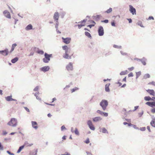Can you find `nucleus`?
Listing matches in <instances>:
<instances>
[{"label": "nucleus", "mask_w": 155, "mask_h": 155, "mask_svg": "<svg viewBox=\"0 0 155 155\" xmlns=\"http://www.w3.org/2000/svg\"><path fill=\"white\" fill-rule=\"evenodd\" d=\"M24 145L21 146L19 147L18 149H19L21 151L24 148Z\"/></svg>", "instance_id": "obj_49"}, {"label": "nucleus", "mask_w": 155, "mask_h": 155, "mask_svg": "<svg viewBox=\"0 0 155 155\" xmlns=\"http://www.w3.org/2000/svg\"><path fill=\"white\" fill-rule=\"evenodd\" d=\"M6 152L8 154H9L10 155H14V153H11L8 150H7L6 151Z\"/></svg>", "instance_id": "obj_55"}, {"label": "nucleus", "mask_w": 155, "mask_h": 155, "mask_svg": "<svg viewBox=\"0 0 155 155\" xmlns=\"http://www.w3.org/2000/svg\"><path fill=\"white\" fill-rule=\"evenodd\" d=\"M134 69V68L133 67H132L130 68H128V70L130 71H132Z\"/></svg>", "instance_id": "obj_61"}, {"label": "nucleus", "mask_w": 155, "mask_h": 155, "mask_svg": "<svg viewBox=\"0 0 155 155\" xmlns=\"http://www.w3.org/2000/svg\"><path fill=\"white\" fill-rule=\"evenodd\" d=\"M110 85V83L106 84L105 85V91L107 92H109L110 91L109 86Z\"/></svg>", "instance_id": "obj_18"}, {"label": "nucleus", "mask_w": 155, "mask_h": 155, "mask_svg": "<svg viewBox=\"0 0 155 155\" xmlns=\"http://www.w3.org/2000/svg\"><path fill=\"white\" fill-rule=\"evenodd\" d=\"M5 100L8 101H12V95L8 96L7 97H5Z\"/></svg>", "instance_id": "obj_21"}, {"label": "nucleus", "mask_w": 155, "mask_h": 155, "mask_svg": "<svg viewBox=\"0 0 155 155\" xmlns=\"http://www.w3.org/2000/svg\"><path fill=\"white\" fill-rule=\"evenodd\" d=\"M66 68L68 71H72L73 70V64L71 62H70L66 66Z\"/></svg>", "instance_id": "obj_9"}, {"label": "nucleus", "mask_w": 155, "mask_h": 155, "mask_svg": "<svg viewBox=\"0 0 155 155\" xmlns=\"http://www.w3.org/2000/svg\"><path fill=\"white\" fill-rule=\"evenodd\" d=\"M84 142L86 144H88L90 143L89 139V138H87V139L84 141Z\"/></svg>", "instance_id": "obj_43"}, {"label": "nucleus", "mask_w": 155, "mask_h": 155, "mask_svg": "<svg viewBox=\"0 0 155 155\" xmlns=\"http://www.w3.org/2000/svg\"><path fill=\"white\" fill-rule=\"evenodd\" d=\"M84 25H85L84 24H78V25H75V26H78V28L79 29H80L82 27L84 26Z\"/></svg>", "instance_id": "obj_34"}, {"label": "nucleus", "mask_w": 155, "mask_h": 155, "mask_svg": "<svg viewBox=\"0 0 155 155\" xmlns=\"http://www.w3.org/2000/svg\"><path fill=\"white\" fill-rule=\"evenodd\" d=\"M141 74V72L140 71L136 72V76H137L139 77Z\"/></svg>", "instance_id": "obj_46"}, {"label": "nucleus", "mask_w": 155, "mask_h": 155, "mask_svg": "<svg viewBox=\"0 0 155 155\" xmlns=\"http://www.w3.org/2000/svg\"><path fill=\"white\" fill-rule=\"evenodd\" d=\"M62 48L65 51V53L63 54V57H64V56H67L68 55V54L70 52V49L66 45L62 46Z\"/></svg>", "instance_id": "obj_4"}, {"label": "nucleus", "mask_w": 155, "mask_h": 155, "mask_svg": "<svg viewBox=\"0 0 155 155\" xmlns=\"http://www.w3.org/2000/svg\"><path fill=\"white\" fill-rule=\"evenodd\" d=\"M65 12H62L60 13V15L61 18H63L65 15Z\"/></svg>", "instance_id": "obj_32"}, {"label": "nucleus", "mask_w": 155, "mask_h": 155, "mask_svg": "<svg viewBox=\"0 0 155 155\" xmlns=\"http://www.w3.org/2000/svg\"><path fill=\"white\" fill-rule=\"evenodd\" d=\"M37 53L40 54H43L44 53V52L43 51L41 50H39L37 51Z\"/></svg>", "instance_id": "obj_36"}, {"label": "nucleus", "mask_w": 155, "mask_h": 155, "mask_svg": "<svg viewBox=\"0 0 155 155\" xmlns=\"http://www.w3.org/2000/svg\"><path fill=\"white\" fill-rule=\"evenodd\" d=\"M38 86H37L33 90L34 91H38Z\"/></svg>", "instance_id": "obj_57"}, {"label": "nucleus", "mask_w": 155, "mask_h": 155, "mask_svg": "<svg viewBox=\"0 0 155 155\" xmlns=\"http://www.w3.org/2000/svg\"><path fill=\"white\" fill-rule=\"evenodd\" d=\"M98 35L99 36H103L104 34L103 28L102 26H100L97 30Z\"/></svg>", "instance_id": "obj_5"}, {"label": "nucleus", "mask_w": 155, "mask_h": 155, "mask_svg": "<svg viewBox=\"0 0 155 155\" xmlns=\"http://www.w3.org/2000/svg\"><path fill=\"white\" fill-rule=\"evenodd\" d=\"M9 51L8 49L6 48L4 50L0 51V54L4 56H7L8 55Z\"/></svg>", "instance_id": "obj_7"}, {"label": "nucleus", "mask_w": 155, "mask_h": 155, "mask_svg": "<svg viewBox=\"0 0 155 155\" xmlns=\"http://www.w3.org/2000/svg\"><path fill=\"white\" fill-rule=\"evenodd\" d=\"M61 131H63L64 130H66L67 129L64 125H63L61 127Z\"/></svg>", "instance_id": "obj_45"}, {"label": "nucleus", "mask_w": 155, "mask_h": 155, "mask_svg": "<svg viewBox=\"0 0 155 155\" xmlns=\"http://www.w3.org/2000/svg\"><path fill=\"white\" fill-rule=\"evenodd\" d=\"M150 74H145L144 75V77H143V78L144 79H146L147 78H150Z\"/></svg>", "instance_id": "obj_35"}, {"label": "nucleus", "mask_w": 155, "mask_h": 155, "mask_svg": "<svg viewBox=\"0 0 155 155\" xmlns=\"http://www.w3.org/2000/svg\"><path fill=\"white\" fill-rule=\"evenodd\" d=\"M143 110L142 111V112H141L138 113V115H139V117H141L142 115H143Z\"/></svg>", "instance_id": "obj_42"}, {"label": "nucleus", "mask_w": 155, "mask_h": 155, "mask_svg": "<svg viewBox=\"0 0 155 155\" xmlns=\"http://www.w3.org/2000/svg\"><path fill=\"white\" fill-rule=\"evenodd\" d=\"M112 11V8H110L109 9H107L105 12V13L109 14Z\"/></svg>", "instance_id": "obj_30"}, {"label": "nucleus", "mask_w": 155, "mask_h": 155, "mask_svg": "<svg viewBox=\"0 0 155 155\" xmlns=\"http://www.w3.org/2000/svg\"><path fill=\"white\" fill-rule=\"evenodd\" d=\"M62 39L63 40V42L66 44H69L70 43L71 40V38H64L63 37H62Z\"/></svg>", "instance_id": "obj_10"}, {"label": "nucleus", "mask_w": 155, "mask_h": 155, "mask_svg": "<svg viewBox=\"0 0 155 155\" xmlns=\"http://www.w3.org/2000/svg\"><path fill=\"white\" fill-rule=\"evenodd\" d=\"M146 127H140V130L141 131H144L146 130Z\"/></svg>", "instance_id": "obj_50"}, {"label": "nucleus", "mask_w": 155, "mask_h": 155, "mask_svg": "<svg viewBox=\"0 0 155 155\" xmlns=\"http://www.w3.org/2000/svg\"><path fill=\"white\" fill-rule=\"evenodd\" d=\"M129 77H132L133 76V74L132 72L130 73L128 75Z\"/></svg>", "instance_id": "obj_56"}, {"label": "nucleus", "mask_w": 155, "mask_h": 155, "mask_svg": "<svg viewBox=\"0 0 155 155\" xmlns=\"http://www.w3.org/2000/svg\"><path fill=\"white\" fill-rule=\"evenodd\" d=\"M78 89V87H74V88L71 89V93H73Z\"/></svg>", "instance_id": "obj_37"}, {"label": "nucleus", "mask_w": 155, "mask_h": 155, "mask_svg": "<svg viewBox=\"0 0 155 155\" xmlns=\"http://www.w3.org/2000/svg\"><path fill=\"white\" fill-rule=\"evenodd\" d=\"M32 28L33 27L32 25L31 24H29L27 26L25 27V29L26 30L28 31L32 29Z\"/></svg>", "instance_id": "obj_19"}, {"label": "nucleus", "mask_w": 155, "mask_h": 155, "mask_svg": "<svg viewBox=\"0 0 155 155\" xmlns=\"http://www.w3.org/2000/svg\"><path fill=\"white\" fill-rule=\"evenodd\" d=\"M7 134V132L5 131H3L2 132V134L5 135Z\"/></svg>", "instance_id": "obj_63"}, {"label": "nucleus", "mask_w": 155, "mask_h": 155, "mask_svg": "<svg viewBox=\"0 0 155 155\" xmlns=\"http://www.w3.org/2000/svg\"><path fill=\"white\" fill-rule=\"evenodd\" d=\"M127 19L129 23H131L132 22V20L131 18H127Z\"/></svg>", "instance_id": "obj_62"}, {"label": "nucleus", "mask_w": 155, "mask_h": 155, "mask_svg": "<svg viewBox=\"0 0 155 155\" xmlns=\"http://www.w3.org/2000/svg\"><path fill=\"white\" fill-rule=\"evenodd\" d=\"M101 22L105 23H107L109 22V20L108 19H105L104 20H101Z\"/></svg>", "instance_id": "obj_39"}, {"label": "nucleus", "mask_w": 155, "mask_h": 155, "mask_svg": "<svg viewBox=\"0 0 155 155\" xmlns=\"http://www.w3.org/2000/svg\"><path fill=\"white\" fill-rule=\"evenodd\" d=\"M97 113L103 116L107 117L108 116V113L106 112H103L100 110H97Z\"/></svg>", "instance_id": "obj_14"}, {"label": "nucleus", "mask_w": 155, "mask_h": 155, "mask_svg": "<svg viewBox=\"0 0 155 155\" xmlns=\"http://www.w3.org/2000/svg\"><path fill=\"white\" fill-rule=\"evenodd\" d=\"M87 124L91 130H95V127L92 124V121L91 120H88L87 121Z\"/></svg>", "instance_id": "obj_8"}, {"label": "nucleus", "mask_w": 155, "mask_h": 155, "mask_svg": "<svg viewBox=\"0 0 155 155\" xmlns=\"http://www.w3.org/2000/svg\"><path fill=\"white\" fill-rule=\"evenodd\" d=\"M3 14L4 16L8 18H11V15L9 12L7 10H5L3 12Z\"/></svg>", "instance_id": "obj_11"}, {"label": "nucleus", "mask_w": 155, "mask_h": 155, "mask_svg": "<svg viewBox=\"0 0 155 155\" xmlns=\"http://www.w3.org/2000/svg\"><path fill=\"white\" fill-rule=\"evenodd\" d=\"M32 126V127L35 129H37L38 127L37 126V124L36 122L35 121H31Z\"/></svg>", "instance_id": "obj_15"}, {"label": "nucleus", "mask_w": 155, "mask_h": 155, "mask_svg": "<svg viewBox=\"0 0 155 155\" xmlns=\"http://www.w3.org/2000/svg\"><path fill=\"white\" fill-rule=\"evenodd\" d=\"M84 34H85V35L88 38H91V36L89 33L87 31H85L84 32Z\"/></svg>", "instance_id": "obj_26"}, {"label": "nucleus", "mask_w": 155, "mask_h": 155, "mask_svg": "<svg viewBox=\"0 0 155 155\" xmlns=\"http://www.w3.org/2000/svg\"><path fill=\"white\" fill-rule=\"evenodd\" d=\"M108 104V101L106 100H102L100 103V105L102 107L104 110L106 109V108Z\"/></svg>", "instance_id": "obj_1"}, {"label": "nucleus", "mask_w": 155, "mask_h": 155, "mask_svg": "<svg viewBox=\"0 0 155 155\" xmlns=\"http://www.w3.org/2000/svg\"><path fill=\"white\" fill-rule=\"evenodd\" d=\"M50 67L49 66H45L41 68H40V70L41 71L45 72L46 71H48L50 69Z\"/></svg>", "instance_id": "obj_12"}, {"label": "nucleus", "mask_w": 155, "mask_h": 155, "mask_svg": "<svg viewBox=\"0 0 155 155\" xmlns=\"http://www.w3.org/2000/svg\"><path fill=\"white\" fill-rule=\"evenodd\" d=\"M74 133L77 135L78 136L79 135V132L77 127L75 128Z\"/></svg>", "instance_id": "obj_27"}, {"label": "nucleus", "mask_w": 155, "mask_h": 155, "mask_svg": "<svg viewBox=\"0 0 155 155\" xmlns=\"http://www.w3.org/2000/svg\"><path fill=\"white\" fill-rule=\"evenodd\" d=\"M7 124L9 126L15 127L17 124V120L15 118H12Z\"/></svg>", "instance_id": "obj_3"}, {"label": "nucleus", "mask_w": 155, "mask_h": 155, "mask_svg": "<svg viewBox=\"0 0 155 155\" xmlns=\"http://www.w3.org/2000/svg\"><path fill=\"white\" fill-rule=\"evenodd\" d=\"M129 11L133 15L136 14V10L135 8H134L132 5H129Z\"/></svg>", "instance_id": "obj_6"}, {"label": "nucleus", "mask_w": 155, "mask_h": 155, "mask_svg": "<svg viewBox=\"0 0 155 155\" xmlns=\"http://www.w3.org/2000/svg\"><path fill=\"white\" fill-rule=\"evenodd\" d=\"M111 25L112 26L115 27L116 26L115 23L114 21H113L111 22Z\"/></svg>", "instance_id": "obj_47"}, {"label": "nucleus", "mask_w": 155, "mask_h": 155, "mask_svg": "<svg viewBox=\"0 0 155 155\" xmlns=\"http://www.w3.org/2000/svg\"><path fill=\"white\" fill-rule=\"evenodd\" d=\"M3 150V146L2 145L1 142H0V150Z\"/></svg>", "instance_id": "obj_58"}, {"label": "nucleus", "mask_w": 155, "mask_h": 155, "mask_svg": "<svg viewBox=\"0 0 155 155\" xmlns=\"http://www.w3.org/2000/svg\"><path fill=\"white\" fill-rule=\"evenodd\" d=\"M146 61L147 59L143 57L141 59L140 61L143 65H145L146 64Z\"/></svg>", "instance_id": "obj_20"}, {"label": "nucleus", "mask_w": 155, "mask_h": 155, "mask_svg": "<svg viewBox=\"0 0 155 155\" xmlns=\"http://www.w3.org/2000/svg\"><path fill=\"white\" fill-rule=\"evenodd\" d=\"M127 70H126L124 71H122L120 73V75H125L127 74Z\"/></svg>", "instance_id": "obj_29"}, {"label": "nucleus", "mask_w": 155, "mask_h": 155, "mask_svg": "<svg viewBox=\"0 0 155 155\" xmlns=\"http://www.w3.org/2000/svg\"><path fill=\"white\" fill-rule=\"evenodd\" d=\"M62 139H63V140H61L60 142H59V143H62V142L63 141V140H65L66 139V136H64L62 137Z\"/></svg>", "instance_id": "obj_48"}, {"label": "nucleus", "mask_w": 155, "mask_h": 155, "mask_svg": "<svg viewBox=\"0 0 155 155\" xmlns=\"http://www.w3.org/2000/svg\"><path fill=\"white\" fill-rule=\"evenodd\" d=\"M17 45L16 43L13 44L12 45V48L11 50H10V52H12L14 50L15 48V47Z\"/></svg>", "instance_id": "obj_23"}, {"label": "nucleus", "mask_w": 155, "mask_h": 155, "mask_svg": "<svg viewBox=\"0 0 155 155\" xmlns=\"http://www.w3.org/2000/svg\"><path fill=\"white\" fill-rule=\"evenodd\" d=\"M113 47L118 49H121L122 47L121 46H118L116 45H114L113 46Z\"/></svg>", "instance_id": "obj_33"}, {"label": "nucleus", "mask_w": 155, "mask_h": 155, "mask_svg": "<svg viewBox=\"0 0 155 155\" xmlns=\"http://www.w3.org/2000/svg\"><path fill=\"white\" fill-rule=\"evenodd\" d=\"M120 53L121 54L123 55H127V54L126 53L122 51H120Z\"/></svg>", "instance_id": "obj_44"}, {"label": "nucleus", "mask_w": 155, "mask_h": 155, "mask_svg": "<svg viewBox=\"0 0 155 155\" xmlns=\"http://www.w3.org/2000/svg\"><path fill=\"white\" fill-rule=\"evenodd\" d=\"M150 107H155V101L151 102Z\"/></svg>", "instance_id": "obj_38"}, {"label": "nucleus", "mask_w": 155, "mask_h": 155, "mask_svg": "<svg viewBox=\"0 0 155 155\" xmlns=\"http://www.w3.org/2000/svg\"><path fill=\"white\" fill-rule=\"evenodd\" d=\"M151 112L153 113H155V108H153L151 109Z\"/></svg>", "instance_id": "obj_60"}, {"label": "nucleus", "mask_w": 155, "mask_h": 155, "mask_svg": "<svg viewBox=\"0 0 155 155\" xmlns=\"http://www.w3.org/2000/svg\"><path fill=\"white\" fill-rule=\"evenodd\" d=\"M148 84H152V85H154V86H155V82L153 81H152L151 82L149 83Z\"/></svg>", "instance_id": "obj_51"}, {"label": "nucleus", "mask_w": 155, "mask_h": 155, "mask_svg": "<svg viewBox=\"0 0 155 155\" xmlns=\"http://www.w3.org/2000/svg\"><path fill=\"white\" fill-rule=\"evenodd\" d=\"M38 152V149L34 150L32 151H31L30 152V155H37Z\"/></svg>", "instance_id": "obj_17"}, {"label": "nucleus", "mask_w": 155, "mask_h": 155, "mask_svg": "<svg viewBox=\"0 0 155 155\" xmlns=\"http://www.w3.org/2000/svg\"><path fill=\"white\" fill-rule=\"evenodd\" d=\"M94 26V24H90L88 25L87 26V27H89L90 28H91L92 27H93Z\"/></svg>", "instance_id": "obj_54"}, {"label": "nucleus", "mask_w": 155, "mask_h": 155, "mask_svg": "<svg viewBox=\"0 0 155 155\" xmlns=\"http://www.w3.org/2000/svg\"><path fill=\"white\" fill-rule=\"evenodd\" d=\"M147 91L150 95L154 96L155 95V93L153 90L148 89L146 90Z\"/></svg>", "instance_id": "obj_16"}, {"label": "nucleus", "mask_w": 155, "mask_h": 155, "mask_svg": "<svg viewBox=\"0 0 155 155\" xmlns=\"http://www.w3.org/2000/svg\"><path fill=\"white\" fill-rule=\"evenodd\" d=\"M132 126L134 129H137V130L139 129V127H137L135 125L133 124V125H132Z\"/></svg>", "instance_id": "obj_53"}, {"label": "nucleus", "mask_w": 155, "mask_h": 155, "mask_svg": "<svg viewBox=\"0 0 155 155\" xmlns=\"http://www.w3.org/2000/svg\"><path fill=\"white\" fill-rule=\"evenodd\" d=\"M144 99L146 101H152V98H151L149 96H145L144 97Z\"/></svg>", "instance_id": "obj_25"}, {"label": "nucleus", "mask_w": 155, "mask_h": 155, "mask_svg": "<svg viewBox=\"0 0 155 155\" xmlns=\"http://www.w3.org/2000/svg\"><path fill=\"white\" fill-rule=\"evenodd\" d=\"M59 18V15L58 12H55L53 16V18L54 20L56 21L57 22H58V20Z\"/></svg>", "instance_id": "obj_13"}, {"label": "nucleus", "mask_w": 155, "mask_h": 155, "mask_svg": "<svg viewBox=\"0 0 155 155\" xmlns=\"http://www.w3.org/2000/svg\"><path fill=\"white\" fill-rule=\"evenodd\" d=\"M52 54H48L47 53H45L44 54L45 58L42 59L43 61L45 63L49 62L50 60V58L52 57Z\"/></svg>", "instance_id": "obj_2"}, {"label": "nucleus", "mask_w": 155, "mask_h": 155, "mask_svg": "<svg viewBox=\"0 0 155 155\" xmlns=\"http://www.w3.org/2000/svg\"><path fill=\"white\" fill-rule=\"evenodd\" d=\"M18 60V58L17 57H16L13 59H12L11 61L12 63H15Z\"/></svg>", "instance_id": "obj_24"}, {"label": "nucleus", "mask_w": 155, "mask_h": 155, "mask_svg": "<svg viewBox=\"0 0 155 155\" xmlns=\"http://www.w3.org/2000/svg\"><path fill=\"white\" fill-rule=\"evenodd\" d=\"M137 24L138 25L140 26L141 27H144V26L142 24V22L141 21H139L137 22Z\"/></svg>", "instance_id": "obj_28"}, {"label": "nucleus", "mask_w": 155, "mask_h": 155, "mask_svg": "<svg viewBox=\"0 0 155 155\" xmlns=\"http://www.w3.org/2000/svg\"><path fill=\"white\" fill-rule=\"evenodd\" d=\"M150 124L152 127L155 128V119L151 120Z\"/></svg>", "instance_id": "obj_22"}, {"label": "nucleus", "mask_w": 155, "mask_h": 155, "mask_svg": "<svg viewBox=\"0 0 155 155\" xmlns=\"http://www.w3.org/2000/svg\"><path fill=\"white\" fill-rule=\"evenodd\" d=\"M61 155H71V154L68 152H66L64 154H62Z\"/></svg>", "instance_id": "obj_64"}, {"label": "nucleus", "mask_w": 155, "mask_h": 155, "mask_svg": "<svg viewBox=\"0 0 155 155\" xmlns=\"http://www.w3.org/2000/svg\"><path fill=\"white\" fill-rule=\"evenodd\" d=\"M102 132L104 133H108V132L107 130L104 127H103L102 129Z\"/></svg>", "instance_id": "obj_31"}, {"label": "nucleus", "mask_w": 155, "mask_h": 155, "mask_svg": "<svg viewBox=\"0 0 155 155\" xmlns=\"http://www.w3.org/2000/svg\"><path fill=\"white\" fill-rule=\"evenodd\" d=\"M87 21V18L81 21L78 22V23H85V22Z\"/></svg>", "instance_id": "obj_41"}, {"label": "nucleus", "mask_w": 155, "mask_h": 155, "mask_svg": "<svg viewBox=\"0 0 155 155\" xmlns=\"http://www.w3.org/2000/svg\"><path fill=\"white\" fill-rule=\"evenodd\" d=\"M24 108H25V109L26 110V111H27L28 112H29L30 110H29L28 109V108L26 107H24Z\"/></svg>", "instance_id": "obj_59"}, {"label": "nucleus", "mask_w": 155, "mask_h": 155, "mask_svg": "<svg viewBox=\"0 0 155 155\" xmlns=\"http://www.w3.org/2000/svg\"><path fill=\"white\" fill-rule=\"evenodd\" d=\"M151 104V102H147L145 104L148 105L150 107Z\"/></svg>", "instance_id": "obj_52"}, {"label": "nucleus", "mask_w": 155, "mask_h": 155, "mask_svg": "<svg viewBox=\"0 0 155 155\" xmlns=\"http://www.w3.org/2000/svg\"><path fill=\"white\" fill-rule=\"evenodd\" d=\"M71 55L69 56V55H68L67 56H64V58L67 59H71Z\"/></svg>", "instance_id": "obj_40"}]
</instances>
